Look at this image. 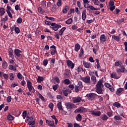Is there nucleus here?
Listing matches in <instances>:
<instances>
[{
    "label": "nucleus",
    "instance_id": "49530a36",
    "mask_svg": "<svg viewBox=\"0 0 127 127\" xmlns=\"http://www.w3.org/2000/svg\"><path fill=\"white\" fill-rule=\"evenodd\" d=\"M89 7L90 8V9H91V10H99L100 9V8H95L94 6H90Z\"/></svg>",
    "mask_w": 127,
    "mask_h": 127
},
{
    "label": "nucleus",
    "instance_id": "393cba45",
    "mask_svg": "<svg viewBox=\"0 0 127 127\" xmlns=\"http://www.w3.org/2000/svg\"><path fill=\"white\" fill-rule=\"evenodd\" d=\"M111 77L112 78H116V79H118L120 77L117 76V73H112L111 74Z\"/></svg>",
    "mask_w": 127,
    "mask_h": 127
},
{
    "label": "nucleus",
    "instance_id": "b1692460",
    "mask_svg": "<svg viewBox=\"0 0 127 127\" xmlns=\"http://www.w3.org/2000/svg\"><path fill=\"white\" fill-rule=\"evenodd\" d=\"M8 68L9 69H10V70H13L14 72L17 71L16 67H15V66H13V65H9Z\"/></svg>",
    "mask_w": 127,
    "mask_h": 127
},
{
    "label": "nucleus",
    "instance_id": "4468645a",
    "mask_svg": "<svg viewBox=\"0 0 127 127\" xmlns=\"http://www.w3.org/2000/svg\"><path fill=\"white\" fill-rule=\"evenodd\" d=\"M46 123L50 127H55V121L54 120H46Z\"/></svg>",
    "mask_w": 127,
    "mask_h": 127
},
{
    "label": "nucleus",
    "instance_id": "e433bc0d",
    "mask_svg": "<svg viewBox=\"0 0 127 127\" xmlns=\"http://www.w3.org/2000/svg\"><path fill=\"white\" fill-rule=\"evenodd\" d=\"M72 22H73V21L71 18H68V19H67V20L65 21V23L67 25H69L70 24H72Z\"/></svg>",
    "mask_w": 127,
    "mask_h": 127
},
{
    "label": "nucleus",
    "instance_id": "aec40b11",
    "mask_svg": "<svg viewBox=\"0 0 127 127\" xmlns=\"http://www.w3.org/2000/svg\"><path fill=\"white\" fill-rule=\"evenodd\" d=\"M86 9H84V10H83L82 13V18L83 20H85L86 18Z\"/></svg>",
    "mask_w": 127,
    "mask_h": 127
},
{
    "label": "nucleus",
    "instance_id": "f3484780",
    "mask_svg": "<svg viewBox=\"0 0 127 127\" xmlns=\"http://www.w3.org/2000/svg\"><path fill=\"white\" fill-rule=\"evenodd\" d=\"M91 114L94 115L95 116L99 117L100 116L101 113V111H91Z\"/></svg>",
    "mask_w": 127,
    "mask_h": 127
},
{
    "label": "nucleus",
    "instance_id": "20e7f679",
    "mask_svg": "<svg viewBox=\"0 0 127 127\" xmlns=\"http://www.w3.org/2000/svg\"><path fill=\"white\" fill-rule=\"evenodd\" d=\"M81 80L83 81L87 85H92V83L90 79V76H89V75H86V76H84L83 77H81L80 78Z\"/></svg>",
    "mask_w": 127,
    "mask_h": 127
},
{
    "label": "nucleus",
    "instance_id": "052dcab7",
    "mask_svg": "<svg viewBox=\"0 0 127 127\" xmlns=\"http://www.w3.org/2000/svg\"><path fill=\"white\" fill-rule=\"evenodd\" d=\"M55 80L56 81V82H57V83H58V84H60V79L59 77H58V76H56V77H55Z\"/></svg>",
    "mask_w": 127,
    "mask_h": 127
},
{
    "label": "nucleus",
    "instance_id": "338daca9",
    "mask_svg": "<svg viewBox=\"0 0 127 127\" xmlns=\"http://www.w3.org/2000/svg\"><path fill=\"white\" fill-rule=\"evenodd\" d=\"M7 103H10L11 102V96H9L8 97H7Z\"/></svg>",
    "mask_w": 127,
    "mask_h": 127
},
{
    "label": "nucleus",
    "instance_id": "f8f14e48",
    "mask_svg": "<svg viewBox=\"0 0 127 127\" xmlns=\"http://www.w3.org/2000/svg\"><path fill=\"white\" fill-rule=\"evenodd\" d=\"M83 66L86 68H92L93 67V64L90 63H87L85 61H83Z\"/></svg>",
    "mask_w": 127,
    "mask_h": 127
},
{
    "label": "nucleus",
    "instance_id": "5fc2aeb1",
    "mask_svg": "<svg viewBox=\"0 0 127 127\" xmlns=\"http://www.w3.org/2000/svg\"><path fill=\"white\" fill-rule=\"evenodd\" d=\"M78 88L80 87V88H82L83 84L82 82L81 81H79L78 82Z\"/></svg>",
    "mask_w": 127,
    "mask_h": 127
},
{
    "label": "nucleus",
    "instance_id": "680f3d73",
    "mask_svg": "<svg viewBox=\"0 0 127 127\" xmlns=\"http://www.w3.org/2000/svg\"><path fill=\"white\" fill-rule=\"evenodd\" d=\"M17 77L19 79H22L23 75L21 74L20 72L17 73Z\"/></svg>",
    "mask_w": 127,
    "mask_h": 127
},
{
    "label": "nucleus",
    "instance_id": "2eb2a0df",
    "mask_svg": "<svg viewBox=\"0 0 127 127\" xmlns=\"http://www.w3.org/2000/svg\"><path fill=\"white\" fill-rule=\"evenodd\" d=\"M90 76H91V83H92V85H95L97 82V78L95 76V75H92V74L90 73Z\"/></svg>",
    "mask_w": 127,
    "mask_h": 127
},
{
    "label": "nucleus",
    "instance_id": "c756f323",
    "mask_svg": "<svg viewBox=\"0 0 127 127\" xmlns=\"http://www.w3.org/2000/svg\"><path fill=\"white\" fill-rule=\"evenodd\" d=\"M69 10V6L66 5L63 9V13H67V11Z\"/></svg>",
    "mask_w": 127,
    "mask_h": 127
},
{
    "label": "nucleus",
    "instance_id": "4d7b16f0",
    "mask_svg": "<svg viewBox=\"0 0 127 127\" xmlns=\"http://www.w3.org/2000/svg\"><path fill=\"white\" fill-rule=\"evenodd\" d=\"M83 1L84 2V6L85 7V8H87V6H86V4L87 3H88V2L89 3V1L88 0H83Z\"/></svg>",
    "mask_w": 127,
    "mask_h": 127
},
{
    "label": "nucleus",
    "instance_id": "4be33fe9",
    "mask_svg": "<svg viewBox=\"0 0 127 127\" xmlns=\"http://www.w3.org/2000/svg\"><path fill=\"white\" fill-rule=\"evenodd\" d=\"M71 73V71L68 68H66L65 69L64 72V76H69V74Z\"/></svg>",
    "mask_w": 127,
    "mask_h": 127
},
{
    "label": "nucleus",
    "instance_id": "6e6552de",
    "mask_svg": "<svg viewBox=\"0 0 127 127\" xmlns=\"http://www.w3.org/2000/svg\"><path fill=\"white\" fill-rule=\"evenodd\" d=\"M27 120L28 121H29L28 124V125L29 126H31V125H35V120H34V119L32 117H29V116H27Z\"/></svg>",
    "mask_w": 127,
    "mask_h": 127
},
{
    "label": "nucleus",
    "instance_id": "0eeeda50",
    "mask_svg": "<svg viewBox=\"0 0 127 127\" xmlns=\"http://www.w3.org/2000/svg\"><path fill=\"white\" fill-rule=\"evenodd\" d=\"M87 112L86 108L84 107H79L74 111V113H82L83 112Z\"/></svg>",
    "mask_w": 127,
    "mask_h": 127
},
{
    "label": "nucleus",
    "instance_id": "58836bf2",
    "mask_svg": "<svg viewBox=\"0 0 127 127\" xmlns=\"http://www.w3.org/2000/svg\"><path fill=\"white\" fill-rule=\"evenodd\" d=\"M57 48L56 49H51V55H55L56 54Z\"/></svg>",
    "mask_w": 127,
    "mask_h": 127
},
{
    "label": "nucleus",
    "instance_id": "13d9d810",
    "mask_svg": "<svg viewBox=\"0 0 127 127\" xmlns=\"http://www.w3.org/2000/svg\"><path fill=\"white\" fill-rule=\"evenodd\" d=\"M74 88H75V91L76 93H78V92H79V85H75Z\"/></svg>",
    "mask_w": 127,
    "mask_h": 127
},
{
    "label": "nucleus",
    "instance_id": "39448f33",
    "mask_svg": "<svg viewBox=\"0 0 127 127\" xmlns=\"http://www.w3.org/2000/svg\"><path fill=\"white\" fill-rule=\"evenodd\" d=\"M65 106L67 110H72V109L76 108V105L74 103H71V102H65Z\"/></svg>",
    "mask_w": 127,
    "mask_h": 127
},
{
    "label": "nucleus",
    "instance_id": "f03ea898",
    "mask_svg": "<svg viewBox=\"0 0 127 127\" xmlns=\"http://www.w3.org/2000/svg\"><path fill=\"white\" fill-rule=\"evenodd\" d=\"M115 66L116 67H120L121 68H117V72L118 73H121L122 72V73H124L125 71L126 67L124 66L123 63L122 61H116V62L115 63Z\"/></svg>",
    "mask_w": 127,
    "mask_h": 127
},
{
    "label": "nucleus",
    "instance_id": "4c0bfd02",
    "mask_svg": "<svg viewBox=\"0 0 127 127\" xmlns=\"http://www.w3.org/2000/svg\"><path fill=\"white\" fill-rule=\"evenodd\" d=\"M82 119V117L81 116V114H78L77 116L76 117V120L77 121H81Z\"/></svg>",
    "mask_w": 127,
    "mask_h": 127
},
{
    "label": "nucleus",
    "instance_id": "ea45409f",
    "mask_svg": "<svg viewBox=\"0 0 127 127\" xmlns=\"http://www.w3.org/2000/svg\"><path fill=\"white\" fill-rule=\"evenodd\" d=\"M7 119L8 121H13L14 119V117L12 116L11 114H9L7 116Z\"/></svg>",
    "mask_w": 127,
    "mask_h": 127
},
{
    "label": "nucleus",
    "instance_id": "774afa93",
    "mask_svg": "<svg viewBox=\"0 0 127 127\" xmlns=\"http://www.w3.org/2000/svg\"><path fill=\"white\" fill-rule=\"evenodd\" d=\"M73 127H81L80 125H79V124H78V123H74L73 124Z\"/></svg>",
    "mask_w": 127,
    "mask_h": 127
},
{
    "label": "nucleus",
    "instance_id": "423d86ee",
    "mask_svg": "<svg viewBox=\"0 0 127 127\" xmlns=\"http://www.w3.org/2000/svg\"><path fill=\"white\" fill-rule=\"evenodd\" d=\"M61 27V25H58L56 23H52L51 26H50V28H51L52 30H54L55 31H57L59 28H60Z\"/></svg>",
    "mask_w": 127,
    "mask_h": 127
},
{
    "label": "nucleus",
    "instance_id": "864d4df0",
    "mask_svg": "<svg viewBox=\"0 0 127 127\" xmlns=\"http://www.w3.org/2000/svg\"><path fill=\"white\" fill-rule=\"evenodd\" d=\"M114 119L115 120H116V121H120L121 120H122V117H120V116H115L114 117Z\"/></svg>",
    "mask_w": 127,
    "mask_h": 127
},
{
    "label": "nucleus",
    "instance_id": "09e8293b",
    "mask_svg": "<svg viewBox=\"0 0 127 127\" xmlns=\"http://www.w3.org/2000/svg\"><path fill=\"white\" fill-rule=\"evenodd\" d=\"M59 86V84H55L53 85V89L54 91H56V90L58 89V87Z\"/></svg>",
    "mask_w": 127,
    "mask_h": 127
},
{
    "label": "nucleus",
    "instance_id": "a878e982",
    "mask_svg": "<svg viewBox=\"0 0 127 127\" xmlns=\"http://www.w3.org/2000/svg\"><path fill=\"white\" fill-rule=\"evenodd\" d=\"M120 35H121L120 34H119L118 36L117 35H112V38L115 39V40L116 41H119L120 40Z\"/></svg>",
    "mask_w": 127,
    "mask_h": 127
},
{
    "label": "nucleus",
    "instance_id": "a19ab883",
    "mask_svg": "<svg viewBox=\"0 0 127 127\" xmlns=\"http://www.w3.org/2000/svg\"><path fill=\"white\" fill-rule=\"evenodd\" d=\"M64 82L65 85H69L70 83V81L69 80V79H68V78H66L65 79H64Z\"/></svg>",
    "mask_w": 127,
    "mask_h": 127
},
{
    "label": "nucleus",
    "instance_id": "e2e57ef3",
    "mask_svg": "<svg viewBox=\"0 0 127 127\" xmlns=\"http://www.w3.org/2000/svg\"><path fill=\"white\" fill-rule=\"evenodd\" d=\"M109 90H110V91L111 92H114V91H115V88H114V86H113L112 85H111L110 84V86H109Z\"/></svg>",
    "mask_w": 127,
    "mask_h": 127
},
{
    "label": "nucleus",
    "instance_id": "1a4fd4ad",
    "mask_svg": "<svg viewBox=\"0 0 127 127\" xmlns=\"http://www.w3.org/2000/svg\"><path fill=\"white\" fill-rule=\"evenodd\" d=\"M97 96V94L94 93H87V94H86V97L88 100H90V99H95Z\"/></svg>",
    "mask_w": 127,
    "mask_h": 127
},
{
    "label": "nucleus",
    "instance_id": "bf43d9fd",
    "mask_svg": "<svg viewBox=\"0 0 127 127\" xmlns=\"http://www.w3.org/2000/svg\"><path fill=\"white\" fill-rule=\"evenodd\" d=\"M48 63V60H44V61H43V65H44V66H45V67H46Z\"/></svg>",
    "mask_w": 127,
    "mask_h": 127
},
{
    "label": "nucleus",
    "instance_id": "c85d7f7f",
    "mask_svg": "<svg viewBox=\"0 0 127 127\" xmlns=\"http://www.w3.org/2000/svg\"><path fill=\"white\" fill-rule=\"evenodd\" d=\"M66 29V27H64L62 28H61V29L59 32V35H63L64 32L65 31Z\"/></svg>",
    "mask_w": 127,
    "mask_h": 127
},
{
    "label": "nucleus",
    "instance_id": "0e129e2a",
    "mask_svg": "<svg viewBox=\"0 0 127 127\" xmlns=\"http://www.w3.org/2000/svg\"><path fill=\"white\" fill-rule=\"evenodd\" d=\"M26 116H27V111H23V112L22 113V116H23V119H25Z\"/></svg>",
    "mask_w": 127,
    "mask_h": 127
},
{
    "label": "nucleus",
    "instance_id": "f704fd0d",
    "mask_svg": "<svg viewBox=\"0 0 127 127\" xmlns=\"http://www.w3.org/2000/svg\"><path fill=\"white\" fill-rule=\"evenodd\" d=\"M14 31L17 34H19V33H20V28L18 27V26H16V25H15Z\"/></svg>",
    "mask_w": 127,
    "mask_h": 127
},
{
    "label": "nucleus",
    "instance_id": "9d476101",
    "mask_svg": "<svg viewBox=\"0 0 127 127\" xmlns=\"http://www.w3.org/2000/svg\"><path fill=\"white\" fill-rule=\"evenodd\" d=\"M66 65L69 67H71V69H72L74 68L75 66V64L73 63H72L71 61H70V60H66Z\"/></svg>",
    "mask_w": 127,
    "mask_h": 127
},
{
    "label": "nucleus",
    "instance_id": "603ef678",
    "mask_svg": "<svg viewBox=\"0 0 127 127\" xmlns=\"http://www.w3.org/2000/svg\"><path fill=\"white\" fill-rule=\"evenodd\" d=\"M63 93L64 94V95L65 96H68V92H67V89L66 90H63Z\"/></svg>",
    "mask_w": 127,
    "mask_h": 127
},
{
    "label": "nucleus",
    "instance_id": "7c9ffc66",
    "mask_svg": "<svg viewBox=\"0 0 127 127\" xmlns=\"http://www.w3.org/2000/svg\"><path fill=\"white\" fill-rule=\"evenodd\" d=\"M43 80H44V78L43 76H38V78L37 79V81L38 83H41V82Z\"/></svg>",
    "mask_w": 127,
    "mask_h": 127
},
{
    "label": "nucleus",
    "instance_id": "79ce46f5",
    "mask_svg": "<svg viewBox=\"0 0 127 127\" xmlns=\"http://www.w3.org/2000/svg\"><path fill=\"white\" fill-rule=\"evenodd\" d=\"M114 106H115V107L120 108L121 107V103L119 102H115L113 104Z\"/></svg>",
    "mask_w": 127,
    "mask_h": 127
},
{
    "label": "nucleus",
    "instance_id": "72a5a7b5",
    "mask_svg": "<svg viewBox=\"0 0 127 127\" xmlns=\"http://www.w3.org/2000/svg\"><path fill=\"white\" fill-rule=\"evenodd\" d=\"M9 79L11 81H13L14 80V78H15V76L13 75V73H10L9 74Z\"/></svg>",
    "mask_w": 127,
    "mask_h": 127
},
{
    "label": "nucleus",
    "instance_id": "c9c22d12",
    "mask_svg": "<svg viewBox=\"0 0 127 127\" xmlns=\"http://www.w3.org/2000/svg\"><path fill=\"white\" fill-rule=\"evenodd\" d=\"M124 21H125L124 17H122L121 18H120V19H118L117 20V23H118V24H119V25H120V24H121V23L124 22Z\"/></svg>",
    "mask_w": 127,
    "mask_h": 127
},
{
    "label": "nucleus",
    "instance_id": "6ab92c4d",
    "mask_svg": "<svg viewBox=\"0 0 127 127\" xmlns=\"http://www.w3.org/2000/svg\"><path fill=\"white\" fill-rule=\"evenodd\" d=\"M107 41V38L105 35L103 34L100 35V41L101 43H102V42H106Z\"/></svg>",
    "mask_w": 127,
    "mask_h": 127
},
{
    "label": "nucleus",
    "instance_id": "473e14b6",
    "mask_svg": "<svg viewBox=\"0 0 127 127\" xmlns=\"http://www.w3.org/2000/svg\"><path fill=\"white\" fill-rule=\"evenodd\" d=\"M7 66H8L7 63H6V62H5V61L4 62H3L2 64V66L3 68L5 69L6 68H7Z\"/></svg>",
    "mask_w": 127,
    "mask_h": 127
},
{
    "label": "nucleus",
    "instance_id": "9b49d317",
    "mask_svg": "<svg viewBox=\"0 0 127 127\" xmlns=\"http://www.w3.org/2000/svg\"><path fill=\"white\" fill-rule=\"evenodd\" d=\"M22 51L19 50V49H15V50H14V55H16L17 57H21L22 56Z\"/></svg>",
    "mask_w": 127,
    "mask_h": 127
},
{
    "label": "nucleus",
    "instance_id": "8fccbe9b",
    "mask_svg": "<svg viewBox=\"0 0 127 127\" xmlns=\"http://www.w3.org/2000/svg\"><path fill=\"white\" fill-rule=\"evenodd\" d=\"M95 18H93V19H87V20H86V22L88 23V24H91L92 22H94V21H95Z\"/></svg>",
    "mask_w": 127,
    "mask_h": 127
},
{
    "label": "nucleus",
    "instance_id": "f257e3e1",
    "mask_svg": "<svg viewBox=\"0 0 127 127\" xmlns=\"http://www.w3.org/2000/svg\"><path fill=\"white\" fill-rule=\"evenodd\" d=\"M104 83V79L103 78H101L97 82V83L96 85V92L97 93V94H103V89L102 88H104V85L103 84Z\"/></svg>",
    "mask_w": 127,
    "mask_h": 127
},
{
    "label": "nucleus",
    "instance_id": "2f4dec72",
    "mask_svg": "<svg viewBox=\"0 0 127 127\" xmlns=\"http://www.w3.org/2000/svg\"><path fill=\"white\" fill-rule=\"evenodd\" d=\"M80 45L79 44H76L75 45V52H78V51L80 50Z\"/></svg>",
    "mask_w": 127,
    "mask_h": 127
},
{
    "label": "nucleus",
    "instance_id": "cd10ccee",
    "mask_svg": "<svg viewBox=\"0 0 127 127\" xmlns=\"http://www.w3.org/2000/svg\"><path fill=\"white\" fill-rule=\"evenodd\" d=\"M8 54L11 59H14V55L13 54V50H9Z\"/></svg>",
    "mask_w": 127,
    "mask_h": 127
},
{
    "label": "nucleus",
    "instance_id": "a211bd4d",
    "mask_svg": "<svg viewBox=\"0 0 127 127\" xmlns=\"http://www.w3.org/2000/svg\"><path fill=\"white\" fill-rule=\"evenodd\" d=\"M57 107L59 109V111H61L63 112V108L62 105V102L61 101L60 102H58Z\"/></svg>",
    "mask_w": 127,
    "mask_h": 127
},
{
    "label": "nucleus",
    "instance_id": "6e6d98bb",
    "mask_svg": "<svg viewBox=\"0 0 127 127\" xmlns=\"http://www.w3.org/2000/svg\"><path fill=\"white\" fill-rule=\"evenodd\" d=\"M54 106V105L53 102H50V103L49 104V107L50 108L52 112L53 111Z\"/></svg>",
    "mask_w": 127,
    "mask_h": 127
},
{
    "label": "nucleus",
    "instance_id": "5701e85b",
    "mask_svg": "<svg viewBox=\"0 0 127 127\" xmlns=\"http://www.w3.org/2000/svg\"><path fill=\"white\" fill-rule=\"evenodd\" d=\"M5 13V9L4 8H0V16L2 17Z\"/></svg>",
    "mask_w": 127,
    "mask_h": 127
},
{
    "label": "nucleus",
    "instance_id": "3c124183",
    "mask_svg": "<svg viewBox=\"0 0 127 127\" xmlns=\"http://www.w3.org/2000/svg\"><path fill=\"white\" fill-rule=\"evenodd\" d=\"M17 23L18 24H21L22 22V17H18L17 19Z\"/></svg>",
    "mask_w": 127,
    "mask_h": 127
},
{
    "label": "nucleus",
    "instance_id": "412c9836",
    "mask_svg": "<svg viewBox=\"0 0 127 127\" xmlns=\"http://www.w3.org/2000/svg\"><path fill=\"white\" fill-rule=\"evenodd\" d=\"M100 119L102 120V121H107V120L109 119V117H108L106 114H104L101 115Z\"/></svg>",
    "mask_w": 127,
    "mask_h": 127
},
{
    "label": "nucleus",
    "instance_id": "37998d69",
    "mask_svg": "<svg viewBox=\"0 0 127 127\" xmlns=\"http://www.w3.org/2000/svg\"><path fill=\"white\" fill-rule=\"evenodd\" d=\"M7 20H8V16H5V17L1 19V22L3 23L5 21H7Z\"/></svg>",
    "mask_w": 127,
    "mask_h": 127
},
{
    "label": "nucleus",
    "instance_id": "ddd939ff",
    "mask_svg": "<svg viewBox=\"0 0 127 127\" xmlns=\"http://www.w3.org/2000/svg\"><path fill=\"white\" fill-rule=\"evenodd\" d=\"M81 100L82 98L80 96H76V97H73L72 98V101L74 103H80Z\"/></svg>",
    "mask_w": 127,
    "mask_h": 127
},
{
    "label": "nucleus",
    "instance_id": "c03bdc74",
    "mask_svg": "<svg viewBox=\"0 0 127 127\" xmlns=\"http://www.w3.org/2000/svg\"><path fill=\"white\" fill-rule=\"evenodd\" d=\"M84 53V50L83 48H81L80 49V54H79V58H81L82 57V55H83V54Z\"/></svg>",
    "mask_w": 127,
    "mask_h": 127
},
{
    "label": "nucleus",
    "instance_id": "69168bd1",
    "mask_svg": "<svg viewBox=\"0 0 127 127\" xmlns=\"http://www.w3.org/2000/svg\"><path fill=\"white\" fill-rule=\"evenodd\" d=\"M39 98L41 99L42 101H45V99L44 96H43L42 94L41 93H39Z\"/></svg>",
    "mask_w": 127,
    "mask_h": 127
},
{
    "label": "nucleus",
    "instance_id": "7ed1b4c3",
    "mask_svg": "<svg viewBox=\"0 0 127 127\" xmlns=\"http://www.w3.org/2000/svg\"><path fill=\"white\" fill-rule=\"evenodd\" d=\"M25 80L27 81V87L28 88V90L29 92H27L26 94H28V95H31V93H33V94H34L35 93V88L33 87L32 85V83L31 82V81L28 79V77H26Z\"/></svg>",
    "mask_w": 127,
    "mask_h": 127
},
{
    "label": "nucleus",
    "instance_id": "dca6fc26",
    "mask_svg": "<svg viewBox=\"0 0 127 127\" xmlns=\"http://www.w3.org/2000/svg\"><path fill=\"white\" fill-rule=\"evenodd\" d=\"M6 11L8 15V17H10V18H12L13 16L11 13L10 12L11 7H10V6H8V5L7 6V9L6 10Z\"/></svg>",
    "mask_w": 127,
    "mask_h": 127
},
{
    "label": "nucleus",
    "instance_id": "a18cd8bd",
    "mask_svg": "<svg viewBox=\"0 0 127 127\" xmlns=\"http://www.w3.org/2000/svg\"><path fill=\"white\" fill-rule=\"evenodd\" d=\"M41 4L42 5L44 8H45L47 6V2L45 0H43L41 1Z\"/></svg>",
    "mask_w": 127,
    "mask_h": 127
},
{
    "label": "nucleus",
    "instance_id": "bb28decb",
    "mask_svg": "<svg viewBox=\"0 0 127 127\" xmlns=\"http://www.w3.org/2000/svg\"><path fill=\"white\" fill-rule=\"evenodd\" d=\"M124 88L120 87V88H118V89H117V90L116 91V94L119 95L121 94V93H122V92H123V91H124Z\"/></svg>",
    "mask_w": 127,
    "mask_h": 127
},
{
    "label": "nucleus",
    "instance_id": "de8ad7c7",
    "mask_svg": "<svg viewBox=\"0 0 127 127\" xmlns=\"http://www.w3.org/2000/svg\"><path fill=\"white\" fill-rule=\"evenodd\" d=\"M45 18H48V19H49L50 20H51L52 21H55V17H48V16H46Z\"/></svg>",
    "mask_w": 127,
    "mask_h": 127
}]
</instances>
